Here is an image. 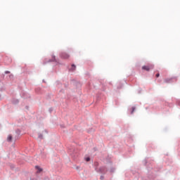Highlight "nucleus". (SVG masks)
I'll return each instance as SVG.
<instances>
[{"label":"nucleus","instance_id":"obj_1","mask_svg":"<svg viewBox=\"0 0 180 180\" xmlns=\"http://www.w3.org/2000/svg\"><path fill=\"white\" fill-rule=\"evenodd\" d=\"M153 68H154V65L152 64H148L142 67V70L144 71H150V70H153Z\"/></svg>","mask_w":180,"mask_h":180},{"label":"nucleus","instance_id":"obj_2","mask_svg":"<svg viewBox=\"0 0 180 180\" xmlns=\"http://www.w3.org/2000/svg\"><path fill=\"white\" fill-rule=\"evenodd\" d=\"M61 57H62V58L67 60V59L70 58V55L67 53H62Z\"/></svg>","mask_w":180,"mask_h":180},{"label":"nucleus","instance_id":"obj_7","mask_svg":"<svg viewBox=\"0 0 180 180\" xmlns=\"http://www.w3.org/2000/svg\"><path fill=\"white\" fill-rule=\"evenodd\" d=\"M86 161H87V162H88V161H91V158H86Z\"/></svg>","mask_w":180,"mask_h":180},{"label":"nucleus","instance_id":"obj_8","mask_svg":"<svg viewBox=\"0 0 180 180\" xmlns=\"http://www.w3.org/2000/svg\"><path fill=\"white\" fill-rule=\"evenodd\" d=\"M39 139H43V135H41V134L39 135Z\"/></svg>","mask_w":180,"mask_h":180},{"label":"nucleus","instance_id":"obj_9","mask_svg":"<svg viewBox=\"0 0 180 180\" xmlns=\"http://www.w3.org/2000/svg\"><path fill=\"white\" fill-rule=\"evenodd\" d=\"M158 77H160V73H158V74L156 75V77L158 78Z\"/></svg>","mask_w":180,"mask_h":180},{"label":"nucleus","instance_id":"obj_3","mask_svg":"<svg viewBox=\"0 0 180 180\" xmlns=\"http://www.w3.org/2000/svg\"><path fill=\"white\" fill-rule=\"evenodd\" d=\"M35 168L37 169V172H41L43 171L39 166H36Z\"/></svg>","mask_w":180,"mask_h":180},{"label":"nucleus","instance_id":"obj_6","mask_svg":"<svg viewBox=\"0 0 180 180\" xmlns=\"http://www.w3.org/2000/svg\"><path fill=\"white\" fill-rule=\"evenodd\" d=\"M75 68H76L75 65H72V68H71L72 71L75 70Z\"/></svg>","mask_w":180,"mask_h":180},{"label":"nucleus","instance_id":"obj_10","mask_svg":"<svg viewBox=\"0 0 180 180\" xmlns=\"http://www.w3.org/2000/svg\"><path fill=\"white\" fill-rule=\"evenodd\" d=\"M6 74H11V72H9V71H6Z\"/></svg>","mask_w":180,"mask_h":180},{"label":"nucleus","instance_id":"obj_4","mask_svg":"<svg viewBox=\"0 0 180 180\" xmlns=\"http://www.w3.org/2000/svg\"><path fill=\"white\" fill-rule=\"evenodd\" d=\"M8 141H12V136L9 135L7 138Z\"/></svg>","mask_w":180,"mask_h":180},{"label":"nucleus","instance_id":"obj_5","mask_svg":"<svg viewBox=\"0 0 180 180\" xmlns=\"http://www.w3.org/2000/svg\"><path fill=\"white\" fill-rule=\"evenodd\" d=\"M135 110H136V107H132V110L131 112V115H133V113H134Z\"/></svg>","mask_w":180,"mask_h":180}]
</instances>
